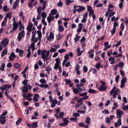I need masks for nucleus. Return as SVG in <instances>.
Instances as JSON below:
<instances>
[{"label":"nucleus","mask_w":128,"mask_h":128,"mask_svg":"<svg viewBox=\"0 0 128 128\" xmlns=\"http://www.w3.org/2000/svg\"><path fill=\"white\" fill-rule=\"evenodd\" d=\"M16 58V54H14V52H12L9 56V60H10V62H12V60H14Z\"/></svg>","instance_id":"13"},{"label":"nucleus","mask_w":128,"mask_h":128,"mask_svg":"<svg viewBox=\"0 0 128 128\" xmlns=\"http://www.w3.org/2000/svg\"><path fill=\"white\" fill-rule=\"evenodd\" d=\"M24 36H26V32H24V30H22V32L18 34V36L17 37L18 41L20 42L22 38H24Z\"/></svg>","instance_id":"3"},{"label":"nucleus","mask_w":128,"mask_h":128,"mask_svg":"<svg viewBox=\"0 0 128 128\" xmlns=\"http://www.w3.org/2000/svg\"><path fill=\"white\" fill-rule=\"evenodd\" d=\"M88 92H89V94H96V90L92 89V88H90L88 90Z\"/></svg>","instance_id":"30"},{"label":"nucleus","mask_w":128,"mask_h":128,"mask_svg":"<svg viewBox=\"0 0 128 128\" xmlns=\"http://www.w3.org/2000/svg\"><path fill=\"white\" fill-rule=\"evenodd\" d=\"M115 80L116 82L118 84V80H120V75H118L116 78H115Z\"/></svg>","instance_id":"63"},{"label":"nucleus","mask_w":128,"mask_h":128,"mask_svg":"<svg viewBox=\"0 0 128 128\" xmlns=\"http://www.w3.org/2000/svg\"><path fill=\"white\" fill-rule=\"evenodd\" d=\"M32 26H34V24L32 23H30L26 27V30L29 32H30L32 30Z\"/></svg>","instance_id":"12"},{"label":"nucleus","mask_w":128,"mask_h":128,"mask_svg":"<svg viewBox=\"0 0 128 128\" xmlns=\"http://www.w3.org/2000/svg\"><path fill=\"white\" fill-rule=\"evenodd\" d=\"M86 38L84 36H82L80 40V42H86Z\"/></svg>","instance_id":"64"},{"label":"nucleus","mask_w":128,"mask_h":128,"mask_svg":"<svg viewBox=\"0 0 128 128\" xmlns=\"http://www.w3.org/2000/svg\"><path fill=\"white\" fill-rule=\"evenodd\" d=\"M116 26H118V22H116V21H114L113 28H116Z\"/></svg>","instance_id":"43"},{"label":"nucleus","mask_w":128,"mask_h":128,"mask_svg":"<svg viewBox=\"0 0 128 128\" xmlns=\"http://www.w3.org/2000/svg\"><path fill=\"white\" fill-rule=\"evenodd\" d=\"M47 18L52 22L54 20V16H50V14L49 16Z\"/></svg>","instance_id":"35"},{"label":"nucleus","mask_w":128,"mask_h":128,"mask_svg":"<svg viewBox=\"0 0 128 128\" xmlns=\"http://www.w3.org/2000/svg\"><path fill=\"white\" fill-rule=\"evenodd\" d=\"M30 48H32V52L36 50V46H34V42H33L30 46Z\"/></svg>","instance_id":"32"},{"label":"nucleus","mask_w":128,"mask_h":128,"mask_svg":"<svg viewBox=\"0 0 128 128\" xmlns=\"http://www.w3.org/2000/svg\"><path fill=\"white\" fill-rule=\"evenodd\" d=\"M126 80H128V78H126V77H124L122 78V80H121L120 86V88H124V86L126 84Z\"/></svg>","instance_id":"6"},{"label":"nucleus","mask_w":128,"mask_h":128,"mask_svg":"<svg viewBox=\"0 0 128 128\" xmlns=\"http://www.w3.org/2000/svg\"><path fill=\"white\" fill-rule=\"evenodd\" d=\"M36 34H38V38H42V32L40 30H38L36 32Z\"/></svg>","instance_id":"33"},{"label":"nucleus","mask_w":128,"mask_h":128,"mask_svg":"<svg viewBox=\"0 0 128 128\" xmlns=\"http://www.w3.org/2000/svg\"><path fill=\"white\" fill-rule=\"evenodd\" d=\"M24 88L22 89V92H28V88L26 86H24Z\"/></svg>","instance_id":"34"},{"label":"nucleus","mask_w":128,"mask_h":128,"mask_svg":"<svg viewBox=\"0 0 128 128\" xmlns=\"http://www.w3.org/2000/svg\"><path fill=\"white\" fill-rule=\"evenodd\" d=\"M116 14V12L112 11L109 13V16H114Z\"/></svg>","instance_id":"55"},{"label":"nucleus","mask_w":128,"mask_h":128,"mask_svg":"<svg viewBox=\"0 0 128 128\" xmlns=\"http://www.w3.org/2000/svg\"><path fill=\"white\" fill-rule=\"evenodd\" d=\"M20 2V0H16L15 2L14 3L13 5V10H16V8L18 6V3Z\"/></svg>","instance_id":"17"},{"label":"nucleus","mask_w":128,"mask_h":128,"mask_svg":"<svg viewBox=\"0 0 128 128\" xmlns=\"http://www.w3.org/2000/svg\"><path fill=\"white\" fill-rule=\"evenodd\" d=\"M54 34L52 32H50L49 36L47 38V40L50 41V40H54Z\"/></svg>","instance_id":"15"},{"label":"nucleus","mask_w":128,"mask_h":128,"mask_svg":"<svg viewBox=\"0 0 128 128\" xmlns=\"http://www.w3.org/2000/svg\"><path fill=\"white\" fill-rule=\"evenodd\" d=\"M118 108V103L117 102H114V106L112 108V110H116V108Z\"/></svg>","instance_id":"36"},{"label":"nucleus","mask_w":128,"mask_h":128,"mask_svg":"<svg viewBox=\"0 0 128 128\" xmlns=\"http://www.w3.org/2000/svg\"><path fill=\"white\" fill-rule=\"evenodd\" d=\"M42 18H46V14L44 12H42L41 14Z\"/></svg>","instance_id":"54"},{"label":"nucleus","mask_w":128,"mask_h":128,"mask_svg":"<svg viewBox=\"0 0 128 128\" xmlns=\"http://www.w3.org/2000/svg\"><path fill=\"white\" fill-rule=\"evenodd\" d=\"M74 8H79L78 9H76V10L78 12H84L86 10V7L82 6H74Z\"/></svg>","instance_id":"5"},{"label":"nucleus","mask_w":128,"mask_h":128,"mask_svg":"<svg viewBox=\"0 0 128 128\" xmlns=\"http://www.w3.org/2000/svg\"><path fill=\"white\" fill-rule=\"evenodd\" d=\"M63 122L64 123V124H68L70 122L66 119L63 118Z\"/></svg>","instance_id":"51"},{"label":"nucleus","mask_w":128,"mask_h":128,"mask_svg":"<svg viewBox=\"0 0 128 128\" xmlns=\"http://www.w3.org/2000/svg\"><path fill=\"white\" fill-rule=\"evenodd\" d=\"M38 98H40V95L38 94H34L32 99L34 102H38Z\"/></svg>","instance_id":"16"},{"label":"nucleus","mask_w":128,"mask_h":128,"mask_svg":"<svg viewBox=\"0 0 128 128\" xmlns=\"http://www.w3.org/2000/svg\"><path fill=\"white\" fill-rule=\"evenodd\" d=\"M37 12L38 14V16L36 18V20H40L42 18V16H40V14H42V6H39L37 8Z\"/></svg>","instance_id":"7"},{"label":"nucleus","mask_w":128,"mask_h":128,"mask_svg":"<svg viewBox=\"0 0 128 128\" xmlns=\"http://www.w3.org/2000/svg\"><path fill=\"white\" fill-rule=\"evenodd\" d=\"M64 112H60L59 114V118H64Z\"/></svg>","instance_id":"46"},{"label":"nucleus","mask_w":128,"mask_h":128,"mask_svg":"<svg viewBox=\"0 0 128 128\" xmlns=\"http://www.w3.org/2000/svg\"><path fill=\"white\" fill-rule=\"evenodd\" d=\"M48 2V1L46 0H45L44 2H43V4H42V6H41V10H44L46 9V3Z\"/></svg>","instance_id":"27"},{"label":"nucleus","mask_w":128,"mask_h":128,"mask_svg":"<svg viewBox=\"0 0 128 128\" xmlns=\"http://www.w3.org/2000/svg\"><path fill=\"white\" fill-rule=\"evenodd\" d=\"M12 28L14 30H18V22L16 23V22H14V23L12 24Z\"/></svg>","instance_id":"22"},{"label":"nucleus","mask_w":128,"mask_h":128,"mask_svg":"<svg viewBox=\"0 0 128 128\" xmlns=\"http://www.w3.org/2000/svg\"><path fill=\"white\" fill-rule=\"evenodd\" d=\"M56 104H58V100H56V99H54L52 102L50 107L54 108L56 106Z\"/></svg>","instance_id":"18"},{"label":"nucleus","mask_w":128,"mask_h":128,"mask_svg":"<svg viewBox=\"0 0 128 128\" xmlns=\"http://www.w3.org/2000/svg\"><path fill=\"white\" fill-rule=\"evenodd\" d=\"M116 60L115 57H110L108 58L109 62H114Z\"/></svg>","instance_id":"58"},{"label":"nucleus","mask_w":128,"mask_h":128,"mask_svg":"<svg viewBox=\"0 0 128 128\" xmlns=\"http://www.w3.org/2000/svg\"><path fill=\"white\" fill-rule=\"evenodd\" d=\"M6 18H8L9 20H10V18H12V15H10V14L7 13L6 14Z\"/></svg>","instance_id":"61"},{"label":"nucleus","mask_w":128,"mask_h":128,"mask_svg":"<svg viewBox=\"0 0 128 128\" xmlns=\"http://www.w3.org/2000/svg\"><path fill=\"white\" fill-rule=\"evenodd\" d=\"M66 52V50L64 48H62L58 50V52H59V54H62V52Z\"/></svg>","instance_id":"39"},{"label":"nucleus","mask_w":128,"mask_h":128,"mask_svg":"<svg viewBox=\"0 0 128 128\" xmlns=\"http://www.w3.org/2000/svg\"><path fill=\"white\" fill-rule=\"evenodd\" d=\"M10 9L8 8V6L5 5L3 8V12H8Z\"/></svg>","instance_id":"50"},{"label":"nucleus","mask_w":128,"mask_h":128,"mask_svg":"<svg viewBox=\"0 0 128 128\" xmlns=\"http://www.w3.org/2000/svg\"><path fill=\"white\" fill-rule=\"evenodd\" d=\"M58 14V10L56 9H53L51 10L52 16H54V14Z\"/></svg>","instance_id":"26"},{"label":"nucleus","mask_w":128,"mask_h":128,"mask_svg":"<svg viewBox=\"0 0 128 128\" xmlns=\"http://www.w3.org/2000/svg\"><path fill=\"white\" fill-rule=\"evenodd\" d=\"M6 122V116H0V122L1 124H4Z\"/></svg>","instance_id":"14"},{"label":"nucleus","mask_w":128,"mask_h":128,"mask_svg":"<svg viewBox=\"0 0 128 128\" xmlns=\"http://www.w3.org/2000/svg\"><path fill=\"white\" fill-rule=\"evenodd\" d=\"M86 124H90V118L86 117L85 121Z\"/></svg>","instance_id":"28"},{"label":"nucleus","mask_w":128,"mask_h":128,"mask_svg":"<svg viewBox=\"0 0 128 128\" xmlns=\"http://www.w3.org/2000/svg\"><path fill=\"white\" fill-rule=\"evenodd\" d=\"M8 54V49L5 48L2 52L1 54V56L2 58H4V56H6V54Z\"/></svg>","instance_id":"21"},{"label":"nucleus","mask_w":128,"mask_h":128,"mask_svg":"<svg viewBox=\"0 0 128 128\" xmlns=\"http://www.w3.org/2000/svg\"><path fill=\"white\" fill-rule=\"evenodd\" d=\"M102 114H110V112L108 110L105 109L103 111H102Z\"/></svg>","instance_id":"40"},{"label":"nucleus","mask_w":128,"mask_h":128,"mask_svg":"<svg viewBox=\"0 0 128 128\" xmlns=\"http://www.w3.org/2000/svg\"><path fill=\"white\" fill-rule=\"evenodd\" d=\"M22 118H19L18 119V120L16 122V124L17 126H18V124H20V122H22Z\"/></svg>","instance_id":"53"},{"label":"nucleus","mask_w":128,"mask_h":128,"mask_svg":"<svg viewBox=\"0 0 128 128\" xmlns=\"http://www.w3.org/2000/svg\"><path fill=\"white\" fill-rule=\"evenodd\" d=\"M84 84L82 83H80V84H76V88H78L79 90H80V92H82V89L80 88H82V86H84Z\"/></svg>","instance_id":"19"},{"label":"nucleus","mask_w":128,"mask_h":128,"mask_svg":"<svg viewBox=\"0 0 128 128\" xmlns=\"http://www.w3.org/2000/svg\"><path fill=\"white\" fill-rule=\"evenodd\" d=\"M65 82L67 84H72V80H68V79H65Z\"/></svg>","instance_id":"59"},{"label":"nucleus","mask_w":128,"mask_h":128,"mask_svg":"<svg viewBox=\"0 0 128 128\" xmlns=\"http://www.w3.org/2000/svg\"><path fill=\"white\" fill-rule=\"evenodd\" d=\"M46 70L47 73H48V74H50V72H52V67L50 66H48L46 68Z\"/></svg>","instance_id":"23"},{"label":"nucleus","mask_w":128,"mask_h":128,"mask_svg":"<svg viewBox=\"0 0 128 128\" xmlns=\"http://www.w3.org/2000/svg\"><path fill=\"white\" fill-rule=\"evenodd\" d=\"M8 86H6V84L3 85L2 87L0 88V90H6V88H7Z\"/></svg>","instance_id":"42"},{"label":"nucleus","mask_w":128,"mask_h":128,"mask_svg":"<svg viewBox=\"0 0 128 128\" xmlns=\"http://www.w3.org/2000/svg\"><path fill=\"white\" fill-rule=\"evenodd\" d=\"M124 66V63L123 62H120L117 64V66L118 68H122Z\"/></svg>","instance_id":"38"},{"label":"nucleus","mask_w":128,"mask_h":128,"mask_svg":"<svg viewBox=\"0 0 128 128\" xmlns=\"http://www.w3.org/2000/svg\"><path fill=\"white\" fill-rule=\"evenodd\" d=\"M58 40H60L62 38V35H60V33L58 34V35L56 36Z\"/></svg>","instance_id":"45"},{"label":"nucleus","mask_w":128,"mask_h":128,"mask_svg":"<svg viewBox=\"0 0 128 128\" xmlns=\"http://www.w3.org/2000/svg\"><path fill=\"white\" fill-rule=\"evenodd\" d=\"M118 92H120V89L116 88V86H115L110 92V96H112V94H114V92L115 94L118 96Z\"/></svg>","instance_id":"4"},{"label":"nucleus","mask_w":128,"mask_h":128,"mask_svg":"<svg viewBox=\"0 0 128 128\" xmlns=\"http://www.w3.org/2000/svg\"><path fill=\"white\" fill-rule=\"evenodd\" d=\"M38 86H40V88H48V84H41L40 85H38Z\"/></svg>","instance_id":"25"},{"label":"nucleus","mask_w":128,"mask_h":128,"mask_svg":"<svg viewBox=\"0 0 128 128\" xmlns=\"http://www.w3.org/2000/svg\"><path fill=\"white\" fill-rule=\"evenodd\" d=\"M80 64H76L75 66V70L78 76H80Z\"/></svg>","instance_id":"10"},{"label":"nucleus","mask_w":128,"mask_h":128,"mask_svg":"<svg viewBox=\"0 0 128 128\" xmlns=\"http://www.w3.org/2000/svg\"><path fill=\"white\" fill-rule=\"evenodd\" d=\"M16 52H18L20 56L22 58V56L24 55V51L22 50L17 48H16Z\"/></svg>","instance_id":"11"},{"label":"nucleus","mask_w":128,"mask_h":128,"mask_svg":"<svg viewBox=\"0 0 128 128\" xmlns=\"http://www.w3.org/2000/svg\"><path fill=\"white\" fill-rule=\"evenodd\" d=\"M116 115H117L116 118H122V114H124V112L118 109L116 110Z\"/></svg>","instance_id":"8"},{"label":"nucleus","mask_w":128,"mask_h":128,"mask_svg":"<svg viewBox=\"0 0 128 128\" xmlns=\"http://www.w3.org/2000/svg\"><path fill=\"white\" fill-rule=\"evenodd\" d=\"M58 32H64V26L60 25H58Z\"/></svg>","instance_id":"29"},{"label":"nucleus","mask_w":128,"mask_h":128,"mask_svg":"<svg viewBox=\"0 0 128 128\" xmlns=\"http://www.w3.org/2000/svg\"><path fill=\"white\" fill-rule=\"evenodd\" d=\"M73 92L75 94H76L78 92H80V90L76 88H72Z\"/></svg>","instance_id":"52"},{"label":"nucleus","mask_w":128,"mask_h":128,"mask_svg":"<svg viewBox=\"0 0 128 128\" xmlns=\"http://www.w3.org/2000/svg\"><path fill=\"white\" fill-rule=\"evenodd\" d=\"M88 67L86 66H84L83 67V70L84 71V72H88Z\"/></svg>","instance_id":"62"},{"label":"nucleus","mask_w":128,"mask_h":128,"mask_svg":"<svg viewBox=\"0 0 128 128\" xmlns=\"http://www.w3.org/2000/svg\"><path fill=\"white\" fill-rule=\"evenodd\" d=\"M40 82L42 84H46V80L45 78H42L40 80Z\"/></svg>","instance_id":"44"},{"label":"nucleus","mask_w":128,"mask_h":128,"mask_svg":"<svg viewBox=\"0 0 128 128\" xmlns=\"http://www.w3.org/2000/svg\"><path fill=\"white\" fill-rule=\"evenodd\" d=\"M37 52L38 56H40L41 54L42 58L44 60H44L48 62L50 60V58H48V56H50V51H46V50H38Z\"/></svg>","instance_id":"1"},{"label":"nucleus","mask_w":128,"mask_h":128,"mask_svg":"<svg viewBox=\"0 0 128 128\" xmlns=\"http://www.w3.org/2000/svg\"><path fill=\"white\" fill-rule=\"evenodd\" d=\"M8 38H5L3 40L2 42V44L4 46V47L6 46L8 44Z\"/></svg>","instance_id":"9"},{"label":"nucleus","mask_w":128,"mask_h":128,"mask_svg":"<svg viewBox=\"0 0 128 128\" xmlns=\"http://www.w3.org/2000/svg\"><path fill=\"white\" fill-rule=\"evenodd\" d=\"M18 24V26H20V28H19V30H22H22H24V25H22V22H20V20Z\"/></svg>","instance_id":"20"},{"label":"nucleus","mask_w":128,"mask_h":128,"mask_svg":"<svg viewBox=\"0 0 128 128\" xmlns=\"http://www.w3.org/2000/svg\"><path fill=\"white\" fill-rule=\"evenodd\" d=\"M64 5V3H62V1H59L57 4V6H62Z\"/></svg>","instance_id":"57"},{"label":"nucleus","mask_w":128,"mask_h":128,"mask_svg":"<svg viewBox=\"0 0 128 128\" xmlns=\"http://www.w3.org/2000/svg\"><path fill=\"white\" fill-rule=\"evenodd\" d=\"M77 112H80V114H84L86 112V111L84 110H77Z\"/></svg>","instance_id":"60"},{"label":"nucleus","mask_w":128,"mask_h":128,"mask_svg":"<svg viewBox=\"0 0 128 128\" xmlns=\"http://www.w3.org/2000/svg\"><path fill=\"white\" fill-rule=\"evenodd\" d=\"M80 36H78V34H76V38H74V40H75V42H78V40H80Z\"/></svg>","instance_id":"41"},{"label":"nucleus","mask_w":128,"mask_h":128,"mask_svg":"<svg viewBox=\"0 0 128 128\" xmlns=\"http://www.w3.org/2000/svg\"><path fill=\"white\" fill-rule=\"evenodd\" d=\"M120 28H121L120 30L124 32V23L121 24Z\"/></svg>","instance_id":"56"},{"label":"nucleus","mask_w":128,"mask_h":128,"mask_svg":"<svg viewBox=\"0 0 128 128\" xmlns=\"http://www.w3.org/2000/svg\"><path fill=\"white\" fill-rule=\"evenodd\" d=\"M13 66H14L15 68H20L22 66V65L18 63H15L13 64Z\"/></svg>","instance_id":"24"},{"label":"nucleus","mask_w":128,"mask_h":128,"mask_svg":"<svg viewBox=\"0 0 128 128\" xmlns=\"http://www.w3.org/2000/svg\"><path fill=\"white\" fill-rule=\"evenodd\" d=\"M100 83L101 84L102 86H100L99 88H98V90L100 92H105L108 90V88L106 86V82L101 80L100 81Z\"/></svg>","instance_id":"2"},{"label":"nucleus","mask_w":128,"mask_h":128,"mask_svg":"<svg viewBox=\"0 0 128 128\" xmlns=\"http://www.w3.org/2000/svg\"><path fill=\"white\" fill-rule=\"evenodd\" d=\"M28 80H24L22 82V84H24V86H28Z\"/></svg>","instance_id":"49"},{"label":"nucleus","mask_w":128,"mask_h":128,"mask_svg":"<svg viewBox=\"0 0 128 128\" xmlns=\"http://www.w3.org/2000/svg\"><path fill=\"white\" fill-rule=\"evenodd\" d=\"M116 28H112V30H110V32L112 34V36H114V34H116Z\"/></svg>","instance_id":"31"},{"label":"nucleus","mask_w":128,"mask_h":128,"mask_svg":"<svg viewBox=\"0 0 128 128\" xmlns=\"http://www.w3.org/2000/svg\"><path fill=\"white\" fill-rule=\"evenodd\" d=\"M6 68V64L3 63L1 66V70L4 72V68Z\"/></svg>","instance_id":"48"},{"label":"nucleus","mask_w":128,"mask_h":128,"mask_svg":"<svg viewBox=\"0 0 128 128\" xmlns=\"http://www.w3.org/2000/svg\"><path fill=\"white\" fill-rule=\"evenodd\" d=\"M105 122H106V124H110V120L109 117H106V118Z\"/></svg>","instance_id":"47"},{"label":"nucleus","mask_w":128,"mask_h":128,"mask_svg":"<svg viewBox=\"0 0 128 128\" xmlns=\"http://www.w3.org/2000/svg\"><path fill=\"white\" fill-rule=\"evenodd\" d=\"M38 126V122H34L32 124V128H36Z\"/></svg>","instance_id":"37"}]
</instances>
